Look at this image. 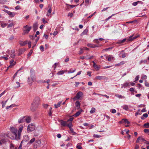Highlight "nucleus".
I'll return each instance as SVG.
<instances>
[{"label":"nucleus","mask_w":149,"mask_h":149,"mask_svg":"<svg viewBox=\"0 0 149 149\" xmlns=\"http://www.w3.org/2000/svg\"><path fill=\"white\" fill-rule=\"evenodd\" d=\"M10 131L12 133L13 136L10 137V138L13 139H19L18 138V135H17V129L13 127H11L10 128Z\"/></svg>","instance_id":"obj_1"},{"label":"nucleus","mask_w":149,"mask_h":149,"mask_svg":"<svg viewBox=\"0 0 149 149\" xmlns=\"http://www.w3.org/2000/svg\"><path fill=\"white\" fill-rule=\"evenodd\" d=\"M35 125L33 124H30L28 125L27 127V131L28 132H31L34 130L35 129Z\"/></svg>","instance_id":"obj_2"},{"label":"nucleus","mask_w":149,"mask_h":149,"mask_svg":"<svg viewBox=\"0 0 149 149\" xmlns=\"http://www.w3.org/2000/svg\"><path fill=\"white\" fill-rule=\"evenodd\" d=\"M31 29V26H29L27 25L24 26L23 29L24 34H27L29 32Z\"/></svg>","instance_id":"obj_3"},{"label":"nucleus","mask_w":149,"mask_h":149,"mask_svg":"<svg viewBox=\"0 0 149 149\" xmlns=\"http://www.w3.org/2000/svg\"><path fill=\"white\" fill-rule=\"evenodd\" d=\"M36 80V77L34 75H31L30 77L28 78V82L30 85H31L33 82Z\"/></svg>","instance_id":"obj_4"},{"label":"nucleus","mask_w":149,"mask_h":149,"mask_svg":"<svg viewBox=\"0 0 149 149\" xmlns=\"http://www.w3.org/2000/svg\"><path fill=\"white\" fill-rule=\"evenodd\" d=\"M83 95L82 92H79L77 93L76 95L73 98V100L75 101L79 99Z\"/></svg>","instance_id":"obj_5"},{"label":"nucleus","mask_w":149,"mask_h":149,"mask_svg":"<svg viewBox=\"0 0 149 149\" xmlns=\"http://www.w3.org/2000/svg\"><path fill=\"white\" fill-rule=\"evenodd\" d=\"M42 128L41 127H37L35 131L34 135L36 136H37L41 132Z\"/></svg>","instance_id":"obj_6"},{"label":"nucleus","mask_w":149,"mask_h":149,"mask_svg":"<svg viewBox=\"0 0 149 149\" xmlns=\"http://www.w3.org/2000/svg\"><path fill=\"white\" fill-rule=\"evenodd\" d=\"M23 126L22 125L20 126L19 128V130L18 131V138L19 139L20 137L21 133L23 130Z\"/></svg>","instance_id":"obj_7"},{"label":"nucleus","mask_w":149,"mask_h":149,"mask_svg":"<svg viewBox=\"0 0 149 149\" xmlns=\"http://www.w3.org/2000/svg\"><path fill=\"white\" fill-rule=\"evenodd\" d=\"M47 8L48 10L46 15L48 17H51V14L52 11V8L50 5H49L47 7Z\"/></svg>","instance_id":"obj_8"},{"label":"nucleus","mask_w":149,"mask_h":149,"mask_svg":"<svg viewBox=\"0 0 149 149\" xmlns=\"http://www.w3.org/2000/svg\"><path fill=\"white\" fill-rule=\"evenodd\" d=\"M41 143V141L40 140L36 141L34 144V147L35 148L40 146Z\"/></svg>","instance_id":"obj_9"},{"label":"nucleus","mask_w":149,"mask_h":149,"mask_svg":"<svg viewBox=\"0 0 149 149\" xmlns=\"http://www.w3.org/2000/svg\"><path fill=\"white\" fill-rule=\"evenodd\" d=\"M15 52L14 50H11L10 52L9 50L7 51V53L10 54V56L12 58H14L15 56Z\"/></svg>","instance_id":"obj_10"},{"label":"nucleus","mask_w":149,"mask_h":149,"mask_svg":"<svg viewBox=\"0 0 149 149\" xmlns=\"http://www.w3.org/2000/svg\"><path fill=\"white\" fill-rule=\"evenodd\" d=\"M28 41L26 40L25 41H19V45L22 46H24L27 43Z\"/></svg>","instance_id":"obj_11"},{"label":"nucleus","mask_w":149,"mask_h":149,"mask_svg":"<svg viewBox=\"0 0 149 149\" xmlns=\"http://www.w3.org/2000/svg\"><path fill=\"white\" fill-rule=\"evenodd\" d=\"M10 62V65L8 66V68H11L12 66L15 65L16 63V62L14 61L13 60H11Z\"/></svg>","instance_id":"obj_12"},{"label":"nucleus","mask_w":149,"mask_h":149,"mask_svg":"<svg viewBox=\"0 0 149 149\" xmlns=\"http://www.w3.org/2000/svg\"><path fill=\"white\" fill-rule=\"evenodd\" d=\"M25 121L28 123H29L31 121V119L30 117L28 116H25Z\"/></svg>","instance_id":"obj_13"},{"label":"nucleus","mask_w":149,"mask_h":149,"mask_svg":"<svg viewBox=\"0 0 149 149\" xmlns=\"http://www.w3.org/2000/svg\"><path fill=\"white\" fill-rule=\"evenodd\" d=\"M87 46L88 47L92 48H94L96 47H98L99 46L95 45L92 44L90 43H88L87 44Z\"/></svg>","instance_id":"obj_14"},{"label":"nucleus","mask_w":149,"mask_h":149,"mask_svg":"<svg viewBox=\"0 0 149 149\" xmlns=\"http://www.w3.org/2000/svg\"><path fill=\"white\" fill-rule=\"evenodd\" d=\"M106 58L108 59L109 61L114 60V57L111 55H109Z\"/></svg>","instance_id":"obj_15"},{"label":"nucleus","mask_w":149,"mask_h":149,"mask_svg":"<svg viewBox=\"0 0 149 149\" xmlns=\"http://www.w3.org/2000/svg\"><path fill=\"white\" fill-rule=\"evenodd\" d=\"M25 121V117H23L19 119L18 120V122L19 123H20L24 122Z\"/></svg>","instance_id":"obj_16"},{"label":"nucleus","mask_w":149,"mask_h":149,"mask_svg":"<svg viewBox=\"0 0 149 149\" xmlns=\"http://www.w3.org/2000/svg\"><path fill=\"white\" fill-rule=\"evenodd\" d=\"M67 121L61 120V125L63 126H67Z\"/></svg>","instance_id":"obj_17"},{"label":"nucleus","mask_w":149,"mask_h":149,"mask_svg":"<svg viewBox=\"0 0 149 149\" xmlns=\"http://www.w3.org/2000/svg\"><path fill=\"white\" fill-rule=\"evenodd\" d=\"M82 111V109L78 111L75 114H74L73 116L75 117H77L81 113V112Z\"/></svg>","instance_id":"obj_18"},{"label":"nucleus","mask_w":149,"mask_h":149,"mask_svg":"<svg viewBox=\"0 0 149 149\" xmlns=\"http://www.w3.org/2000/svg\"><path fill=\"white\" fill-rule=\"evenodd\" d=\"M61 102H62V101H61L59 102H58L57 104H54V106L55 108H58V107H60L61 106Z\"/></svg>","instance_id":"obj_19"},{"label":"nucleus","mask_w":149,"mask_h":149,"mask_svg":"<svg viewBox=\"0 0 149 149\" xmlns=\"http://www.w3.org/2000/svg\"><path fill=\"white\" fill-rule=\"evenodd\" d=\"M76 106L77 107V109L79 108L80 106V104L78 101H77L75 103Z\"/></svg>","instance_id":"obj_20"},{"label":"nucleus","mask_w":149,"mask_h":149,"mask_svg":"<svg viewBox=\"0 0 149 149\" xmlns=\"http://www.w3.org/2000/svg\"><path fill=\"white\" fill-rule=\"evenodd\" d=\"M65 73V71L62 70L58 72L57 74L58 75H60L63 74Z\"/></svg>","instance_id":"obj_21"},{"label":"nucleus","mask_w":149,"mask_h":149,"mask_svg":"<svg viewBox=\"0 0 149 149\" xmlns=\"http://www.w3.org/2000/svg\"><path fill=\"white\" fill-rule=\"evenodd\" d=\"M95 111V108L93 107L91 108V111H90V113L92 114L94 113Z\"/></svg>","instance_id":"obj_22"},{"label":"nucleus","mask_w":149,"mask_h":149,"mask_svg":"<svg viewBox=\"0 0 149 149\" xmlns=\"http://www.w3.org/2000/svg\"><path fill=\"white\" fill-rule=\"evenodd\" d=\"M139 3H142L141 1H138L137 2H135L132 3V5L134 6H136Z\"/></svg>","instance_id":"obj_23"},{"label":"nucleus","mask_w":149,"mask_h":149,"mask_svg":"<svg viewBox=\"0 0 149 149\" xmlns=\"http://www.w3.org/2000/svg\"><path fill=\"white\" fill-rule=\"evenodd\" d=\"M130 84L126 82L124 84L122 85V88L123 87H126L127 86H129Z\"/></svg>","instance_id":"obj_24"},{"label":"nucleus","mask_w":149,"mask_h":149,"mask_svg":"<svg viewBox=\"0 0 149 149\" xmlns=\"http://www.w3.org/2000/svg\"><path fill=\"white\" fill-rule=\"evenodd\" d=\"M103 78V77L102 76H97L95 77V79H97L101 80Z\"/></svg>","instance_id":"obj_25"},{"label":"nucleus","mask_w":149,"mask_h":149,"mask_svg":"<svg viewBox=\"0 0 149 149\" xmlns=\"http://www.w3.org/2000/svg\"><path fill=\"white\" fill-rule=\"evenodd\" d=\"M33 28L34 31H36L38 28V25L37 24H34L33 26Z\"/></svg>","instance_id":"obj_26"},{"label":"nucleus","mask_w":149,"mask_h":149,"mask_svg":"<svg viewBox=\"0 0 149 149\" xmlns=\"http://www.w3.org/2000/svg\"><path fill=\"white\" fill-rule=\"evenodd\" d=\"M15 13L10 12V13H9V15H10V17H13L15 15Z\"/></svg>","instance_id":"obj_27"},{"label":"nucleus","mask_w":149,"mask_h":149,"mask_svg":"<svg viewBox=\"0 0 149 149\" xmlns=\"http://www.w3.org/2000/svg\"><path fill=\"white\" fill-rule=\"evenodd\" d=\"M122 107L123 109L126 110H128V107L127 105H124Z\"/></svg>","instance_id":"obj_28"},{"label":"nucleus","mask_w":149,"mask_h":149,"mask_svg":"<svg viewBox=\"0 0 149 149\" xmlns=\"http://www.w3.org/2000/svg\"><path fill=\"white\" fill-rule=\"evenodd\" d=\"M88 30L87 29H85L84 31L82 32L81 34L82 35H84L87 34V32H88Z\"/></svg>","instance_id":"obj_29"},{"label":"nucleus","mask_w":149,"mask_h":149,"mask_svg":"<svg viewBox=\"0 0 149 149\" xmlns=\"http://www.w3.org/2000/svg\"><path fill=\"white\" fill-rule=\"evenodd\" d=\"M69 129L71 132L72 134V135H75L76 134V132L74 131L73 129L72 128H71Z\"/></svg>","instance_id":"obj_30"},{"label":"nucleus","mask_w":149,"mask_h":149,"mask_svg":"<svg viewBox=\"0 0 149 149\" xmlns=\"http://www.w3.org/2000/svg\"><path fill=\"white\" fill-rule=\"evenodd\" d=\"M115 96L118 97L119 98H125V97L123 96H122L120 95H116Z\"/></svg>","instance_id":"obj_31"},{"label":"nucleus","mask_w":149,"mask_h":149,"mask_svg":"<svg viewBox=\"0 0 149 149\" xmlns=\"http://www.w3.org/2000/svg\"><path fill=\"white\" fill-rule=\"evenodd\" d=\"M137 37H138V36H135V37H134L133 38H132V36H130V37L129 38L128 40L129 41H132L134 39L136 38Z\"/></svg>","instance_id":"obj_32"},{"label":"nucleus","mask_w":149,"mask_h":149,"mask_svg":"<svg viewBox=\"0 0 149 149\" xmlns=\"http://www.w3.org/2000/svg\"><path fill=\"white\" fill-rule=\"evenodd\" d=\"M123 120L124 123H127V124H130V122L126 119H123Z\"/></svg>","instance_id":"obj_33"},{"label":"nucleus","mask_w":149,"mask_h":149,"mask_svg":"<svg viewBox=\"0 0 149 149\" xmlns=\"http://www.w3.org/2000/svg\"><path fill=\"white\" fill-rule=\"evenodd\" d=\"M76 71V69H74L73 70H72L71 69L68 72V73L69 74L71 73H72L75 72Z\"/></svg>","instance_id":"obj_34"},{"label":"nucleus","mask_w":149,"mask_h":149,"mask_svg":"<svg viewBox=\"0 0 149 149\" xmlns=\"http://www.w3.org/2000/svg\"><path fill=\"white\" fill-rule=\"evenodd\" d=\"M148 116V115L147 113L144 114L143 115V116H142L141 118V119H143L144 117L147 118Z\"/></svg>","instance_id":"obj_35"},{"label":"nucleus","mask_w":149,"mask_h":149,"mask_svg":"<svg viewBox=\"0 0 149 149\" xmlns=\"http://www.w3.org/2000/svg\"><path fill=\"white\" fill-rule=\"evenodd\" d=\"M72 123H70L69 124H67V126L69 128H72Z\"/></svg>","instance_id":"obj_36"},{"label":"nucleus","mask_w":149,"mask_h":149,"mask_svg":"<svg viewBox=\"0 0 149 149\" xmlns=\"http://www.w3.org/2000/svg\"><path fill=\"white\" fill-rule=\"evenodd\" d=\"M52 108H51V107L49 109V112L48 113L49 115L50 116H51L52 114Z\"/></svg>","instance_id":"obj_37"},{"label":"nucleus","mask_w":149,"mask_h":149,"mask_svg":"<svg viewBox=\"0 0 149 149\" xmlns=\"http://www.w3.org/2000/svg\"><path fill=\"white\" fill-rule=\"evenodd\" d=\"M126 40V39H125V38L123 40H120V41H118V43H119V44L123 43Z\"/></svg>","instance_id":"obj_38"},{"label":"nucleus","mask_w":149,"mask_h":149,"mask_svg":"<svg viewBox=\"0 0 149 149\" xmlns=\"http://www.w3.org/2000/svg\"><path fill=\"white\" fill-rule=\"evenodd\" d=\"M144 126L146 128H149V123H145Z\"/></svg>","instance_id":"obj_39"},{"label":"nucleus","mask_w":149,"mask_h":149,"mask_svg":"<svg viewBox=\"0 0 149 149\" xmlns=\"http://www.w3.org/2000/svg\"><path fill=\"white\" fill-rule=\"evenodd\" d=\"M35 140V139L34 138H33L32 139H31L29 142V143H32L33 142H34Z\"/></svg>","instance_id":"obj_40"},{"label":"nucleus","mask_w":149,"mask_h":149,"mask_svg":"<svg viewBox=\"0 0 149 149\" xmlns=\"http://www.w3.org/2000/svg\"><path fill=\"white\" fill-rule=\"evenodd\" d=\"M40 49L42 52H43L44 51V48L42 45H41L40 47Z\"/></svg>","instance_id":"obj_41"},{"label":"nucleus","mask_w":149,"mask_h":149,"mask_svg":"<svg viewBox=\"0 0 149 149\" xmlns=\"http://www.w3.org/2000/svg\"><path fill=\"white\" fill-rule=\"evenodd\" d=\"M93 66L95 69H99V67H98L97 65L96 64H93Z\"/></svg>","instance_id":"obj_42"},{"label":"nucleus","mask_w":149,"mask_h":149,"mask_svg":"<svg viewBox=\"0 0 149 149\" xmlns=\"http://www.w3.org/2000/svg\"><path fill=\"white\" fill-rule=\"evenodd\" d=\"M77 148L78 149H82V147L79 144H78L77 146Z\"/></svg>","instance_id":"obj_43"},{"label":"nucleus","mask_w":149,"mask_h":149,"mask_svg":"<svg viewBox=\"0 0 149 149\" xmlns=\"http://www.w3.org/2000/svg\"><path fill=\"white\" fill-rule=\"evenodd\" d=\"M83 48H80V50L79 51V54H82L83 52Z\"/></svg>","instance_id":"obj_44"},{"label":"nucleus","mask_w":149,"mask_h":149,"mask_svg":"<svg viewBox=\"0 0 149 149\" xmlns=\"http://www.w3.org/2000/svg\"><path fill=\"white\" fill-rule=\"evenodd\" d=\"M42 105H43V107L45 109H47L48 107L49 106L48 104H43Z\"/></svg>","instance_id":"obj_45"},{"label":"nucleus","mask_w":149,"mask_h":149,"mask_svg":"<svg viewBox=\"0 0 149 149\" xmlns=\"http://www.w3.org/2000/svg\"><path fill=\"white\" fill-rule=\"evenodd\" d=\"M140 141H141V137H139L137 139L136 141V143H138Z\"/></svg>","instance_id":"obj_46"},{"label":"nucleus","mask_w":149,"mask_h":149,"mask_svg":"<svg viewBox=\"0 0 149 149\" xmlns=\"http://www.w3.org/2000/svg\"><path fill=\"white\" fill-rule=\"evenodd\" d=\"M147 77L146 75H143L141 79H147Z\"/></svg>","instance_id":"obj_47"},{"label":"nucleus","mask_w":149,"mask_h":149,"mask_svg":"<svg viewBox=\"0 0 149 149\" xmlns=\"http://www.w3.org/2000/svg\"><path fill=\"white\" fill-rule=\"evenodd\" d=\"M6 57L3 56L2 57V58H4L5 59V60H8V58L7 57H8L9 56L8 55L6 54Z\"/></svg>","instance_id":"obj_48"},{"label":"nucleus","mask_w":149,"mask_h":149,"mask_svg":"<svg viewBox=\"0 0 149 149\" xmlns=\"http://www.w3.org/2000/svg\"><path fill=\"white\" fill-rule=\"evenodd\" d=\"M16 84L17 85L16 86V87L18 88L20 87V84L18 82H16Z\"/></svg>","instance_id":"obj_49"},{"label":"nucleus","mask_w":149,"mask_h":149,"mask_svg":"<svg viewBox=\"0 0 149 149\" xmlns=\"http://www.w3.org/2000/svg\"><path fill=\"white\" fill-rule=\"evenodd\" d=\"M73 16V14L72 13H69L68 15V17H72Z\"/></svg>","instance_id":"obj_50"},{"label":"nucleus","mask_w":149,"mask_h":149,"mask_svg":"<svg viewBox=\"0 0 149 149\" xmlns=\"http://www.w3.org/2000/svg\"><path fill=\"white\" fill-rule=\"evenodd\" d=\"M27 43L28 44V47H29V48H30L31 47V42L30 41H29Z\"/></svg>","instance_id":"obj_51"},{"label":"nucleus","mask_w":149,"mask_h":149,"mask_svg":"<svg viewBox=\"0 0 149 149\" xmlns=\"http://www.w3.org/2000/svg\"><path fill=\"white\" fill-rule=\"evenodd\" d=\"M111 112L112 113H114L116 112V111L115 109H112L111 110Z\"/></svg>","instance_id":"obj_52"},{"label":"nucleus","mask_w":149,"mask_h":149,"mask_svg":"<svg viewBox=\"0 0 149 149\" xmlns=\"http://www.w3.org/2000/svg\"><path fill=\"white\" fill-rule=\"evenodd\" d=\"M139 75L137 76L135 78V80L134 81L135 82V81H138L139 80Z\"/></svg>","instance_id":"obj_53"},{"label":"nucleus","mask_w":149,"mask_h":149,"mask_svg":"<svg viewBox=\"0 0 149 149\" xmlns=\"http://www.w3.org/2000/svg\"><path fill=\"white\" fill-rule=\"evenodd\" d=\"M6 2V0H0V3L4 4Z\"/></svg>","instance_id":"obj_54"},{"label":"nucleus","mask_w":149,"mask_h":149,"mask_svg":"<svg viewBox=\"0 0 149 149\" xmlns=\"http://www.w3.org/2000/svg\"><path fill=\"white\" fill-rule=\"evenodd\" d=\"M3 11L4 12H5V13H7L8 15L9 14V13H10V11H9L6 10H5V9H4L3 10Z\"/></svg>","instance_id":"obj_55"},{"label":"nucleus","mask_w":149,"mask_h":149,"mask_svg":"<svg viewBox=\"0 0 149 149\" xmlns=\"http://www.w3.org/2000/svg\"><path fill=\"white\" fill-rule=\"evenodd\" d=\"M112 49V47H109V48H107L104 49V50L107 51L108 50H109L110 49Z\"/></svg>","instance_id":"obj_56"},{"label":"nucleus","mask_w":149,"mask_h":149,"mask_svg":"<svg viewBox=\"0 0 149 149\" xmlns=\"http://www.w3.org/2000/svg\"><path fill=\"white\" fill-rule=\"evenodd\" d=\"M33 52V51L32 50H31L29 52V53L28 54V56H30L32 54Z\"/></svg>","instance_id":"obj_57"},{"label":"nucleus","mask_w":149,"mask_h":149,"mask_svg":"<svg viewBox=\"0 0 149 149\" xmlns=\"http://www.w3.org/2000/svg\"><path fill=\"white\" fill-rule=\"evenodd\" d=\"M100 95L103 96L107 98H109V96H107V95H102V94H99Z\"/></svg>","instance_id":"obj_58"},{"label":"nucleus","mask_w":149,"mask_h":149,"mask_svg":"<svg viewBox=\"0 0 149 149\" xmlns=\"http://www.w3.org/2000/svg\"><path fill=\"white\" fill-rule=\"evenodd\" d=\"M144 132L145 133H149V130L148 129H145L144 130Z\"/></svg>","instance_id":"obj_59"},{"label":"nucleus","mask_w":149,"mask_h":149,"mask_svg":"<svg viewBox=\"0 0 149 149\" xmlns=\"http://www.w3.org/2000/svg\"><path fill=\"white\" fill-rule=\"evenodd\" d=\"M94 136L96 138H100L101 137L100 135H94Z\"/></svg>","instance_id":"obj_60"},{"label":"nucleus","mask_w":149,"mask_h":149,"mask_svg":"<svg viewBox=\"0 0 149 149\" xmlns=\"http://www.w3.org/2000/svg\"><path fill=\"white\" fill-rule=\"evenodd\" d=\"M42 21L43 22L44 24H45L47 23V22L46 20H45V19L44 18H43L42 19Z\"/></svg>","instance_id":"obj_61"},{"label":"nucleus","mask_w":149,"mask_h":149,"mask_svg":"<svg viewBox=\"0 0 149 149\" xmlns=\"http://www.w3.org/2000/svg\"><path fill=\"white\" fill-rule=\"evenodd\" d=\"M20 6H17L15 7V9L17 10H18L20 9Z\"/></svg>","instance_id":"obj_62"},{"label":"nucleus","mask_w":149,"mask_h":149,"mask_svg":"<svg viewBox=\"0 0 149 149\" xmlns=\"http://www.w3.org/2000/svg\"><path fill=\"white\" fill-rule=\"evenodd\" d=\"M73 119V118H69V119H68L67 120V122H68V121H72Z\"/></svg>","instance_id":"obj_63"},{"label":"nucleus","mask_w":149,"mask_h":149,"mask_svg":"<svg viewBox=\"0 0 149 149\" xmlns=\"http://www.w3.org/2000/svg\"><path fill=\"white\" fill-rule=\"evenodd\" d=\"M58 32L57 31H55L53 33V35L55 36L56 35H57L58 33Z\"/></svg>","instance_id":"obj_64"}]
</instances>
